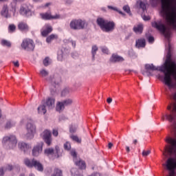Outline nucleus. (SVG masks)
Listing matches in <instances>:
<instances>
[{"mask_svg":"<svg viewBox=\"0 0 176 176\" xmlns=\"http://www.w3.org/2000/svg\"><path fill=\"white\" fill-rule=\"evenodd\" d=\"M76 130H78V124H72L69 126V132L70 133H76Z\"/></svg>","mask_w":176,"mask_h":176,"instance_id":"29","label":"nucleus"},{"mask_svg":"<svg viewBox=\"0 0 176 176\" xmlns=\"http://www.w3.org/2000/svg\"><path fill=\"white\" fill-rule=\"evenodd\" d=\"M144 30V25L142 23H139L133 27V31L135 34H142Z\"/></svg>","mask_w":176,"mask_h":176,"instance_id":"19","label":"nucleus"},{"mask_svg":"<svg viewBox=\"0 0 176 176\" xmlns=\"http://www.w3.org/2000/svg\"><path fill=\"white\" fill-rule=\"evenodd\" d=\"M111 63H119V61H123L122 56H118L116 54H113L110 58Z\"/></svg>","mask_w":176,"mask_h":176,"instance_id":"22","label":"nucleus"},{"mask_svg":"<svg viewBox=\"0 0 176 176\" xmlns=\"http://www.w3.org/2000/svg\"><path fill=\"white\" fill-rule=\"evenodd\" d=\"M148 41L149 43H153V42H155V38H153L152 36H148Z\"/></svg>","mask_w":176,"mask_h":176,"instance_id":"46","label":"nucleus"},{"mask_svg":"<svg viewBox=\"0 0 176 176\" xmlns=\"http://www.w3.org/2000/svg\"><path fill=\"white\" fill-rule=\"evenodd\" d=\"M27 133L25 135L26 140H32L36 133V126L32 122L26 124Z\"/></svg>","mask_w":176,"mask_h":176,"instance_id":"4","label":"nucleus"},{"mask_svg":"<svg viewBox=\"0 0 176 176\" xmlns=\"http://www.w3.org/2000/svg\"><path fill=\"white\" fill-rule=\"evenodd\" d=\"M50 3H47L45 5V8H47V6H50Z\"/></svg>","mask_w":176,"mask_h":176,"instance_id":"56","label":"nucleus"},{"mask_svg":"<svg viewBox=\"0 0 176 176\" xmlns=\"http://www.w3.org/2000/svg\"><path fill=\"white\" fill-rule=\"evenodd\" d=\"M86 27V22L81 19H74L70 22L72 30H83Z\"/></svg>","mask_w":176,"mask_h":176,"instance_id":"6","label":"nucleus"},{"mask_svg":"<svg viewBox=\"0 0 176 176\" xmlns=\"http://www.w3.org/2000/svg\"><path fill=\"white\" fill-rule=\"evenodd\" d=\"M146 72H142V75L149 76V71H160L164 74V76L159 74L158 79H163L169 90L175 88L176 86V62L171 57V45L168 43V52L164 63L158 67L153 64H147L145 65Z\"/></svg>","mask_w":176,"mask_h":176,"instance_id":"1","label":"nucleus"},{"mask_svg":"<svg viewBox=\"0 0 176 176\" xmlns=\"http://www.w3.org/2000/svg\"><path fill=\"white\" fill-rule=\"evenodd\" d=\"M142 155L143 157H146V156H149V155H151V150L143 151Z\"/></svg>","mask_w":176,"mask_h":176,"instance_id":"40","label":"nucleus"},{"mask_svg":"<svg viewBox=\"0 0 176 176\" xmlns=\"http://www.w3.org/2000/svg\"><path fill=\"white\" fill-rule=\"evenodd\" d=\"M50 64V58H49V57H46L43 60V65H45V67H47V65H49Z\"/></svg>","mask_w":176,"mask_h":176,"instance_id":"39","label":"nucleus"},{"mask_svg":"<svg viewBox=\"0 0 176 176\" xmlns=\"http://www.w3.org/2000/svg\"><path fill=\"white\" fill-rule=\"evenodd\" d=\"M98 51V47H97V46L94 45L92 47L91 53H92L93 60H94V56H96Z\"/></svg>","mask_w":176,"mask_h":176,"instance_id":"31","label":"nucleus"},{"mask_svg":"<svg viewBox=\"0 0 176 176\" xmlns=\"http://www.w3.org/2000/svg\"><path fill=\"white\" fill-rule=\"evenodd\" d=\"M11 8H12V10H14V12H16V4L14 3H11Z\"/></svg>","mask_w":176,"mask_h":176,"instance_id":"48","label":"nucleus"},{"mask_svg":"<svg viewBox=\"0 0 176 176\" xmlns=\"http://www.w3.org/2000/svg\"><path fill=\"white\" fill-rule=\"evenodd\" d=\"M13 170V166L12 165H8L6 168V169H3L2 168H0V176H3L4 174V171H12Z\"/></svg>","mask_w":176,"mask_h":176,"instance_id":"23","label":"nucleus"},{"mask_svg":"<svg viewBox=\"0 0 176 176\" xmlns=\"http://www.w3.org/2000/svg\"><path fill=\"white\" fill-rule=\"evenodd\" d=\"M22 49L27 50L28 52H31L35 49V45L34 44V41L30 38L24 39L21 43Z\"/></svg>","mask_w":176,"mask_h":176,"instance_id":"9","label":"nucleus"},{"mask_svg":"<svg viewBox=\"0 0 176 176\" xmlns=\"http://www.w3.org/2000/svg\"><path fill=\"white\" fill-rule=\"evenodd\" d=\"M19 13L21 16H25L26 17L32 16V12L27 6H21L19 10Z\"/></svg>","mask_w":176,"mask_h":176,"instance_id":"14","label":"nucleus"},{"mask_svg":"<svg viewBox=\"0 0 176 176\" xmlns=\"http://www.w3.org/2000/svg\"><path fill=\"white\" fill-rule=\"evenodd\" d=\"M146 45V43L144 38H139L136 41L135 46L138 49H140V47H144Z\"/></svg>","mask_w":176,"mask_h":176,"instance_id":"21","label":"nucleus"},{"mask_svg":"<svg viewBox=\"0 0 176 176\" xmlns=\"http://www.w3.org/2000/svg\"><path fill=\"white\" fill-rule=\"evenodd\" d=\"M18 28L20 30V31H28V30H30L28 24L24 21H21L19 23Z\"/></svg>","mask_w":176,"mask_h":176,"instance_id":"17","label":"nucleus"},{"mask_svg":"<svg viewBox=\"0 0 176 176\" xmlns=\"http://www.w3.org/2000/svg\"><path fill=\"white\" fill-rule=\"evenodd\" d=\"M56 104V99L54 98H48L45 102V105L49 109H53Z\"/></svg>","mask_w":176,"mask_h":176,"instance_id":"15","label":"nucleus"},{"mask_svg":"<svg viewBox=\"0 0 176 176\" xmlns=\"http://www.w3.org/2000/svg\"><path fill=\"white\" fill-rule=\"evenodd\" d=\"M41 137L47 146H50V145H52L53 138H52V132L50 131L47 129L44 130L41 133Z\"/></svg>","mask_w":176,"mask_h":176,"instance_id":"10","label":"nucleus"},{"mask_svg":"<svg viewBox=\"0 0 176 176\" xmlns=\"http://www.w3.org/2000/svg\"><path fill=\"white\" fill-rule=\"evenodd\" d=\"M70 153L74 158L75 164L77 165L78 167H79V168L81 170H85V168H86V163H85L83 160H80V158H78L76 156V151H72Z\"/></svg>","mask_w":176,"mask_h":176,"instance_id":"11","label":"nucleus"},{"mask_svg":"<svg viewBox=\"0 0 176 176\" xmlns=\"http://www.w3.org/2000/svg\"><path fill=\"white\" fill-rule=\"evenodd\" d=\"M42 151H43V142H41L34 146L32 149V155L36 157L38 155H41Z\"/></svg>","mask_w":176,"mask_h":176,"instance_id":"13","label":"nucleus"},{"mask_svg":"<svg viewBox=\"0 0 176 176\" xmlns=\"http://www.w3.org/2000/svg\"><path fill=\"white\" fill-rule=\"evenodd\" d=\"M40 75L42 76V78H46V76H49V72L45 69H43L40 71Z\"/></svg>","mask_w":176,"mask_h":176,"instance_id":"30","label":"nucleus"},{"mask_svg":"<svg viewBox=\"0 0 176 176\" xmlns=\"http://www.w3.org/2000/svg\"><path fill=\"white\" fill-rule=\"evenodd\" d=\"M162 3L161 13L165 19L166 26L163 21L152 23V27L163 34L166 38L171 34V28L176 31V0H160Z\"/></svg>","mask_w":176,"mask_h":176,"instance_id":"2","label":"nucleus"},{"mask_svg":"<svg viewBox=\"0 0 176 176\" xmlns=\"http://www.w3.org/2000/svg\"><path fill=\"white\" fill-rule=\"evenodd\" d=\"M74 100L71 98H67L62 102H58L56 104V109L58 112H61V111H64L65 109V107H69V105H72Z\"/></svg>","mask_w":176,"mask_h":176,"instance_id":"5","label":"nucleus"},{"mask_svg":"<svg viewBox=\"0 0 176 176\" xmlns=\"http://www.w3.org/2000/svg\"><path fill=\"white\" fill-rule=\"evenodd\" d=\"M40 16L43 20H56L60 19V15L56 14L55 16H53L52 15V12L41 13Z\"/></svg>","mask_w":176,"mask_h":176,"instance_id":"12","label":"nucleus"},{"mask_svg":"<svg viewBox=\"0 0 176 176\" xmlns=\"http://www.w3.org/2000/svg\"><path fill=\"white\" fill-rule=\"evenodd\" d=\"M69 93H71V89H69V88H65L61 92V96L67 97L69 96Z\"/></svg>","mask_w":176,"mask_h":176,"instance_id":"28","label":"nucleus"},{"mask_svg":"<svg viewBox=\"0 0 176 176\" xmlns=\"http://www.w3.org/2000/svg\"><path fill=\"white\" fill-rule=\"evenodd\" d=\"M160 2V0H150V3L152 6H156L157 3Z\"/></svg>","mask_w":176,"mask_h":176,"instance_id":"42","label":"nucleus"},{"mask_svg":"<svg viewBox=\"0 0 176 176\" xmlns=\"http://www.w3.org/2000/svg\"><path fill=\"white\" fill-rule=\"evenodd\" d=\"M143 20H144V21H148V20H151V17L149 16H142Z\"/></svg>","mask_w":176,"mask_h":176,"instance_id":"47","label":"nucleus"},{"mask_svg":"<svg viewBox=\"0 0 176 176\" xmlns=\"http://www.w3.org/2000/svg\"><path fill=\"white\" fill-rule=\"evenodd\" d=\"M74 170H75V169H72V174H73L74 173Z\"/></svg>","mask_w":176,"mask_h":176,"instance_id":"59","label":"nucleus"},{"mask_svg":"<svg viewBox=\"0 0 176 176\" xmlns=\"http://www.w3.org/2000/svg\"><path fill=\"white\" fill-rule=\"evenodd\" d=\"M102 53H105L106 54H108V53H109V51L108 50V48H107V47H102Z\"/></svg>","mask_w":176,"mask_h":176,"instance_id":"44","label":"nucleus"},{"mask_svg":"<svg viewBox=\"0 0 176 176\" xmlns=\"http://www.w3.org/2000/svg\"><path fill=\"white\" fill-rule=\"evenodd\" d=\"M126 149L127 152H130V147L126 146Z\"/></svg>","mask_w":176,"mask_h":176,"instance_id":"54","label":"nucleus"},{"mask_svg":"<svg viewBox=\"0 0 176 176\" xmlns=\"http://www.w3.org/2000/svg\"><path fill=\"white\" fill-rule=\"evenodd\" d=\"M44 154L47 156H50V155H54V148H47L44 150Z\"/></svg>","mask_w":176,"mask_h":176,"instance_id":"25","label":"nucleus"},{"mask_svg":"<svg viewBox=\"0 0 176 176\" xmlns=\"http://www.w3.org/2000/svg\"><path fill=\"white\" fill-rule=\"evenodd\" d=\"M8 31L9 32H14V31H16V25L14 24L10 25L8 27Z\"/></svg>","mask_w":176,"mask_h":176,"instance_id":"38","label":"nucleus"},{"mask_svg":"<svg viewBox=\"0 0 176 176\" xmlns=\"http://www.w3.org/2000/svg\"><path fill=\"white\" fill-rule=\"evenodd\" d=\"M108 9H110V10H115L116 12H118V13H120V14H122V16H124V14L122 12V11H119L118 10V8L111 6H107Z\"/></svg>","mask_w":176,"mask_h":176,"instance_id":"36","label":"nucleus"},{"mask_svg":"<svg viewBox=\"0 0 176 176\" xmlns=\"http://www.w3.org/2000/svg\"><path fill=\"white\" fill-rule=\"evenodd\" d=\"M55 151H56V155H55V157H59L58 153L60 152V147H58V146H56L55 147Z\"/></svg>","mask_w":176,"mask_h":176,"instance_id":"43","label":"nucleus"},{"mask_svg":"<svg viewBox=\"0 0 176 176\" xmlns=\"http://www.w3.org/2000/svg\"><path fill=\"white\" fill-rule=\"evenodd\" d=\"M123 10L126 12V13H128L129 16H131V11H130V7L129 6H124L123 7Z\"/></svg>","mask_w":176,"mask_h":176,"instance_id":"37","label":"nucleus"},{"mask_svg":"<svg viewBox=\"0 0 176 176\" xmlns=\"http://www.w3.org/2000/svg\"><path fill=\"white\" fill-rule=\"evenodd\" d=\"M71 42V43H72V46H74V47H75V46L76 45V43L75 42V41H70Z\"/></svg>","mask_w":176,"mask_h":176,"instance_id":"52","label":"nucleus"},{"mask_svg":"<svg viewBox=\"0 0 176 176\" xmlns=\"http://www.w3.org/2000/svg\"><path fill=\"white\" fill-rule=\"evenodd\" d=\"M137 5H139L140 9H142L144 11L146 9V5H148V3L146 1H137Z\"/></svg>","mask_w":176,"mask_h":176,"instance_id":"24","label":"nucleus"},{"mask_svg":"<svg viewBox=\"0 0 176 176\" xmlns=\"http://www.w3.org/2000/svg\"><path fill=\"white\" fill-rule=\"evenodd\" d=\"M13 1H14V2H17V0H13Z\"/></svg>","mask_w":176,"mask_h":176,"instance_id":"63","label":"nucleus"},{"mask_svg":"<svg viewBox=\"0 0 176 176\" xmlns=\"http://www.w3.org/2000/svg\"><path fill=\"white\" fill-rule=\"evenodd\" d=\"M47 110H46V106L45 104H41L38 107V113H43L45 115Z\"/></svg>","mask_w":176,"mask_h":176,"instance_id":"26","label":"nucleus"},{"mask_svg":"<svg viewBox=\"0 0 176 176\" xmlns=\"http://www.w3.org/2000/svg\"><path fill=\"white\" fill-rule=\"evenodd\" d=\"M16 123H14L13 121H8L7 122L6 124V129H10L11 127H13Z\"/></svg>","mask_w":176,"mask_h":176,"instance_id":"33","label":"nucleus"},{"mask_svg":"<svg viewBox=\"0 0 176 176\" xmlns=\"http://www.w3.org/2000/svg\"><path fill=\"white\" fill-rule=\"evenodd\" d=\"M65 43H67V40H64Z\"/></svg>","mask_w":176,"mask_h":176,"instance_id":"62","label":"nucleus"},{"mask_svg":"<svg viewBox=\"0 0 176 176\" xmlns=\"http://www.w3.org/2000/svg\"><path fill=\"white\" fill-rule=\"evenodd\" d=\"M137 142H138V140H133V144H134L135 145H136Z\"/></svg>","mask_w":176,"mask_h":176,"instance_id":"55","label":"nucleus"},{"mask_svg":"<svg viewBox=\"0 0 176 176\" xmlns=\"http://www.w3.org/2000/svg\"><path fill=\"white\" fill-rule=\"evenodd\" d=\"M58 60H59V61H61L63 60V58H61V56L60 55L58 56Z\"/></svg>","mask_w":176,"mask_h":176,"instance_id":"53","label":"nucleus"},{"mask_svg":"<svg viewBox=\"0 0 176 176\" xmlns=\"http://www.w3.org/2000/svg\"><path fill=\"white\" fill-rule=\"evenodd\" d=\"M45 30L41 32V35L43 36H47V35H49V34L53 31V28L49 25H45Z\"/></svg>","mask_w":176,"mask_h":176,"instance_id":"20","label":"nucleus"},{"mask_svg":"<svg viewBox=\"0 0 176 176\" xmlns=\"http://www.w3.org/2000/svg\"><path fill=\"white\" fill-rule=\"evenodd\" d=\"M64 148L66 151H69V149H71V143L67 142L65 144H64Z\"/></svg>","mask_w":176,"mask_h":176,"instance_id":"41","label":"nucleus"},{"mask_svg":"<svg viewBox=\"0 0 176 176\" xmlns=\"http://www.w3.org/2000/svg\"><path fill=\"white\" fill-rule=\"evenodd\" d=\"M6 0H0V2H5Z\"/></svg>","mask_w":176,"mask_h":176,"instance_id":"58","label":"nucleus"},{"mask_svg":"<svg viewBox=\"0 0 176 176\" xmlns=\"http://www.w3.org/2000/svg\"><path fill=\"white\" fill-rule=\"evenodd\" d=\"M52 134L54 137H58V131L57 129H53Z\"/></svg>","mask_w":176,"mask_h":176,"instance_id":"45","label":"nucleus"},{"mask_svg":"<svg viewBox=\"0 0 176 176\" xmlns=\"http://www.w3.org/2000/svg\"><path fill=\"white\" fill-rule=\"evenodd\" d=\"M12 63H13L14 67H20V64L19 63V60H16V62L13 61Z\"/></svg>","mask_w":176,"mask_h":176,"instance_id":"49","label":"nucleus"},{"mask_svg":"<svg viewBox=\"0 0 176 176\" xmlns=\"http://www.w3.org/2000/svg\"><path fill=\"white\" fill-rule=\"evenodd\" d=\"M51 82H52V80H53V79L52 78V77H50V80Z\"/></svg>","mask_w":176,"mask_h":176,"instance_id":"61","label":"nucleus"},{"mask_svg":"<svg viewBox=\"0 0 176 176\" xmlns=\"http://www.w3.org/2000/svg\"><path fill=\"white\" fill-rule=\"evenodd\" d=\"M1 13V16H3V17H6V19H9V17H10V14H9V8H8V5H4L3 6Z\"/></svg>","mask_w":176,"mask_h":176,"instance_id":"16","label":"nucleus"},{"mask_svg":"<svg viewBox=\"0 0 176 176\" xmlns=\"http://www.w3.org/2000/svg\"><path fill=\"white\" fill-rule=\"evenodd\" d=\"M1 45L3 46H7V47H10V46H12V44L8 40H2Z\"/></svg>","mask_w":176,"mask_h":176,"instance_id":"32","label":"nucleus"},{"mask_svg":"<svg viewBox=\"0 0 176 176\" xmlns=\"http://www.w3.org/2000/svg\"><path fill=\"white\" fill-rule=\"evenodd\" d=\"M52 176H63V172L60 169H55L54 175Z\"/></svg>","mask_w":176,"mask_h":176,"instance_id":"34","label":"nucleus"},{"mask_svg":"<svg viewBox=\"0 0 176 176\" xmlns=\"http://www.w3.org/2000/svg\"><path fill=\"white\" fill-rule=\"evenodd\" d=\"M24 162L28 167H35V168H36L38 171H43V166H42V164L35 160L31 161L28 159H25Z\"/></svg>","mask_w":176,"mask_h":176,"instance_id":"7","label":"nucleus"},{"mask_svg":"<svg viewBox=\"0 0 176 176\" xmlns=\"http://www.w3.org/2000/svg\"><path fill=\"white\" fill-rule=\"evenodd\" d=\"M2 143L8 144L10 149H13V148H15L17 144V140H16V136L14 135H10L9 137L6 136L3 138Z\"/></svg>","mask_w":176,"mask_h":176,"instance_id":"8","label":"nucleus"},{"mask_svg":"<svg viewBox=\"0 0 176 176\" xmlns=\"http://www.w3.org/2000/svg\"><path fill=\"white\" fill-rule=\"evenodd\" d=\"M21 1H24V0H21Z\"/></svg>","mask_w":176,"mask_h":176,"instance_id":"64","label":"nucleus"},{"mask_svg":"<svg viewBox=\"0 0 176 176\" xmlns=\"http://www.w3.org/2000/svg\"><path fill=\"white\" fill-rule=\"evenodd\" d=\"M19 148L24 153L28 152L29 149H31V146L25 142L19 143Z\"/></svg>","mask_w":176,"mask_h":176,"instance_id":"18","label":"nucleus"},{"mask_svg":"<svg viewBox=\"0 0 176 176\" xmlns=\"http://www.w3.org/2000/svg\"><path fill=\"white\" fill-rule=\"evenodd\" d=\"M21 123L23 124V123H24V120L21 121Z\"/></svg>","mask_w":176,"mask_h":176,"instance_id":"60","label":"nucleus"},{"mask_svg":"<svg viewBox=\"0 0 176 176\" xmlns=\"http://www.w3.org/2000/svg\"><path fill=\"white\" fill-rule=\"evenodd\" d=\"M2 116V113H1V110H0V118Z\"/></svg>","mask_w":176,"mask_h":176,"instance_id":"57","label":"nucleus"},{"mask_svg":"<svg viewBox=\"0 0 176 176\" xmlns=\"http://www.w3.org/2000/svg\"><path fill=\"white\" fill-rule=\"evenodd\" d=\"M58 38V36L57 35H56V34H51L50 36L47 37L46 42L47 43H50L52 42V41H54V39H57Z\"/></svg>","mask_w":176,"mask_h":176,"instance_id":"27","label":"nucleus"},{"mask_svg":"<svg viewBox=\"0 0 176 176\" xmlns=\"http://www.w3.org/2000/svg\"><path fill=\"white\" fill-rule=\"evenodd\" d=\"M97 24L104 32H112L115 30V23L113 21L105 20L102 18L97 19Z\"/></svg>","mask_w":176,"mask_h":176,"instance_id":"3","label":"nucleus"},{"mask_svg":"<svg viewBox=\"0 0 176 176\" xmlns=\"http://www.w3.org/2000/svg\"><path fill=\"white\" fill-rule=\"evenodd\" d=\"M70 138H72L73 141H75L76 142L78 143H80L82 141V140L79 139V138L77 135H72L70 136Z\"/></svg>","mask_w":176,"mask_h":176,"instance_id":"35","label":"nucleus"},{"mask_svg":"<svg viewBox=\"0 0 176 176\" xmlns=\"http://www.w3.org/2000/svg\"><path fill=\"white\" fill-rule=\"evenodd\" d=\"M112 146H113V144H112V143H109V144H108V148H109V149H111V148H112Z\"/></svg>","mask_w":176,"mask_h":176,"instance_id":"51","label":"nucleus"},{"mask_svg":"<svg viewBox=\"0 0 176 176\" xmlns=\"http://www.w3.org/2000/svg\"><path fill=\"white\" fill-rule=\"evenodd\" d=\"M107 101L108 104H111V102H112V98H108Z\"/></svg>","mask_w":176,"mask_h":176,"instance_id":"50","label":"nucleus"}]
</instances>
